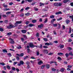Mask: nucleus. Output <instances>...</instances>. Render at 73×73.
<instances>
[{
	"label": "nucleus",
	"mask_w": 73,
	"mask_h": 73,
	"mask_svg": "<svg viewBox=\"0 0 73 73\" xmlns=\"http://www.w3.org/2000/svg\"><path fill=\"white\" fill-rule=\"evenodd\" d=\"M39 54H40V53H39V51L36 52V55H37V56H39Z\"/></svg>",
	"instance_id": "09e8293b"
},
{
	"label": "nucleus",
	"mask_w": 73,
	"mask_h": 73,
	"mask_svg": "<svg viewBox=\"0 0 73 73\" xmlns=\"http://www.w3.org/2000/svg\"><path fill=\"white\" fill-rule=\"evenodd\" d=\"M43 40L44 41H48V39L46 38H43Z\"/></svg>",
	"instance_id": "4c0bfd02"
},
{
	"label": "nucleus",
	"mask_w": 73,
	"mask_h": 73,
	"mask_svg": "<svg viewBox=\"0 0 73 73\" xmlns=\"http://www.w3.org/2000/svg\"><path fill=\"white\" fill-rule=\"evenodd\" d=\"M29 46L30 48H33L34 45L33 44V43L30 42L29 44Z\"/></svg>",
	"instance_id": "423d86ee"
},
{
	"label": "nucleus",
	"mask_w": 73,
	"mask_h": 73,
	"mask_svg": "<svg viewBox=\"0 0 73 73\" xmlns=\"http://www.w3.org/2000/svg\"><path fill=\"white\" fill-rule=\"evenodd\" d=\"M3 51L4 53H8L7 52V50L5 49H4L3 50Z\"/></svg>",
	"instance_id": "aec40b11"
},
{
	"label": "nucleus",
	"mask_w": 73,
	"mask_h": 73,
	"mask_svg": "<svg viewBox=\"0 0 73 73\" xmlns=\"http://www.w3.org/2000/svg\"><path fill=\"white\" fill-rule=\"evenodd\" d=\"M30 9V8H29V7H27L25 9V10L26 11H27V10H28V9Z\"/></svg>",
	"instance_id": "79ce46f5"
},
{
	"label": "nucleus",
	"mask_w": 73,
	"mask_h": 73,
	"mask_svg": "<svg viewBox=\"0 0 73 73\" xmlns=\"http://www.w3.org/2000/svg\"><path fill=\"white\" fill-rule=\"evenodd\" d=\"M14 25H15V26L14 25H9L6 26V28L7 29H12V28H15V27H17V26L18 25L17 23H15V24Z\"/></svg>",
	"instance_id": "f257e3e1"
},
{
	"label": "nucleus",
	"mask_w": 73,
	"mask_h": 73,
	"mask_svg": "<svg viewBox=\"0 0 73 73\" xmlns=\"http://www.w3.org/2000/svg\"><path fill=\"white\" fill-rule=\"evenodd\" d=\"M58 26L57 29H60L61 28V25L59 23H58Z\"/></svg>",
	"instance_id": "393cba45"
},
{
	"label": "nucleus",
	"mask_w": 73,
	"mask_h": 73,
	"mask_svg": "<svg viewBox=\"0 0 73 73\" xmlns=\"http://www.w3.org/2000/svg\"><path fill=\"white\" fill-rule=\"evenodd\" d=\"M66 22L67 24H69V23H70V21L69 20H66Z\"/></svg>",
	"instance_id": "a878e982"
},
{
	"label": "nucleus",
	"mask_w": 73,
	"mask_h": 73,
	"mask_svg": "<svg viewBox=\"0 0 73 73\" xmlns=\"http://www.w3.org/2000/svg\"><path fill=\"white\" fill-rule=\"evenodd\" d=\"M12 70H13L14 71H15L16 70V68L13 67H12L11 69Z\"/></svg>",
	"instance_id": "4be33fe9"
},
{
	"label": "nucleus",
	"mask_w": 73,
	"mask_h": 73,
	"mask_svg": "<svg viewBox=\"0 0 73 73\" xmlns=\"http://www.w3.org/2000/svg\"><path fill=\"white\" fill-rule=\"evenodd\" d=\"M29 26L30 27H35V25L32 24H29Z\"/></svg>",
	"instance_id": "1a4fd4ad"
},
{
	"label": "nucleus",
	"mask_w": 73,
	"mask_h": 73,
	"mask_svg": "<svg viewBox=\"0 0 73 73\" xmlns=\"http://www.w3.org/2000/svg\"><path fill=\"white\" fill-rule=\"evenodd\" d=\"M50 1H53V0L54 1H61V0H49Z\"/></svg>",
	"instance_id": "473e14b6"
},
{
	"label": "nucleus",
	"mask_w": 73,
	"mask_h": 73,
	"mask_svg": "<svg viewBox=\"0 0 73 73\" xmlns=\"http://www.w3.org/2000/svg\"><path fill=\"white\" fill-rule=\"evenodd\" d=\"M12 34V33H11V32H9V33H7V35H11Z\"/></svg>",
	"instance_id": "69168bd1"
},
{
	"label": "nucleus",
	"mask_w": 73,
	"mask_h": 73,
	"mask_svg": "<svg viewBox=\"0 0 73 73\" xmlns=\"http://www.w3.org/2000/svg\"><path fill=\"white\" fill-rule=\"evenodd\" d=\"M42 64H43V62L42 60H40L38 62V64L39 65H41Z\"/></svg>",
	"instance_id": "0eeeda50"
},
{
	"label": "nucleus",
	"mask_w": 73,
	"mask_h": 73,
	"mask_svg": "<svg viewBox=\"0 0 73 73\" xmlns=\"http://www.w3.org/2000/svg\"><path fill=\"white\" fill-rule=\"evenodd\" d=\"M13 4V2H10L9 3V5H12Z\"/></svg>",
	"instance_id": "338daca9"
},
{
	"label": "nucleus",
	"mask_w": 73,
	"mask_h": 73,
	"mask_svg": "<svg viewBox=\"0 0 73 73\" xmlns=\"http://www.w3.org/2000/svg\"><path fill=\"white\" fill-rule=\"evenodd\" d=\"M22 23V21H17L16 22V24H21Z\"/></svg>",
	"instance_id": "9b49d317"
},
{
	"label": "nucleus",
	"mask_w": 73,
	"mask_h": 73,
	"mask_svg": "<svg viewBox=\"0 0 73 73\" xmlns=\"http://www.w3.org/2000/svg\"><path fill=\"white\" fill-rule=\"evenodd\" d=\"M65 56H66V58H68V57L69 56V55H68V54L66 53L65 54Z\"/></svg>",
	"instance_id": "603ef678"
},
{
	"label": "nucleus",
	"mask_w": 73,
	"mask_h": 73,
	"mask_svg": "<svg viewBox=\"0 0 73 73\" xmlns=\"http://www.w3.org/2000/svg\"><path fill=\"white\" fill-rule=\"evenodd\" d=\"M28 58H29V57L27 56H26L24 58V60H26V59H27Z\"/></svg>",
	"instance_id": "37998d69"
},
{
	"label": "nucleus",
	"mask_w": 73,
	"mask_h": 73,
	"mask_svg": "<svg viewBox=\"0 0 73 73\" xmlns=\"http://www.w3.org/2000/svg\"><path fill=\"white\" fill-rule=\"evenodd\" d=\"M3 7H4L5 8H8V6L7 5H5V3H3Z\"/></svg>",
	"instance_id": "ddd939ff"
},
{
	"label": "nucleus",
	"mask_w": 73,
	"mask_h": 73,
	"mask_svg": "<svg viewBox=\"0 0 73 73\" xmlns=\"http://www.w3.org/2000/svg\"><path fill=\"white\" fill-rule=\"evenodd\" d=\"M48 22V18H46L45 19V21H44V23H46V22Z\"/></svg>",
	"instance_id": "a19ab883"
},
{
	"label": "nucleus",
	"mask_w": 73,
	"mask_h": 73,
	"mask_svg": "<svg viewBox=\"0 0 73 73\" xmlns=\"http://www.w3.org/2000/svg\"><path fill=\"white\" fill-rule=\"evenodd\" d=\"M7 55H8V56H9L10 57H11V56H12V55L10 53H7Z\"/></svg>",
	"instance_id": "864d4df0"
},
{
	"label": "nucleus",
	"mask_w": 73,
	"mask_h": 73,
	"mask_svg": "<svg viewBox=\"0 0 73 73\" xmlns=\"http://www.w3.org/2000/svg\"><path fill=\"white\" fill-rule=\"evenodd\" d=\"M0 65H3V66L5 65V64H4V62H3V63L0 62Z\"/></svg>",
	"instance_id": "4d7b16f0"
},
{
	"label": "nucleus",
	"mask_w": 73,
	"mask_h": 73,
	"mask_svg": "<svg viewBox=\"0 0 73 73\" xmlns=\"http://www.w3.org/2000/svg\"><path fill=\"white\" fill-rule=\"evenodd\" d=\"M57 54L58 56H61V55H63L64 54L61 52H58L57 53Z\"/></svg>",
	"instance_id": "2eb2a0df"
},
{
	"label": "nucleus",
	"mask_w": 73,
	"mask_h": 73,
	"mask_svg": "<svg viewBox=\"0 0 73 73\" xmlns=\"http://www.w3.org/2000/svg\"><path fill=\"white\" fill-rule=\"evenodd\" d=\"M5 24H7L8 23V20H5L4 21Z\"/></svg>",
	"instance_id": "6ab92c4d"
},
{
	"label": "nucleus",
	"mask_w": 73,
	"mask_h": 73,
	"mask_svg": "<svg viewBox=\"0 0 73 73\" xmlns=\"http://www.w3.org/2000/svg\"><path fill=\"white\" fill-rule=\"evenodd\" d=\"M36 36L37 37H39V33H37Z\"/></svg>",
	"instance_id": "7c9ffc66"
},
{
	"label": "nucleus",
	"mask_w": 73,
	"mask_h": 73,
	"mask_svg": "<svg viewBox=\"0 0 73 73\" xmlns=\"http://www.w3.org/2000/svg\"><path fill=\"white\" fill-rule=\"evenodd\" d=\"M62 3H61L60 2L58 3H54L53 4V5L54 7H60V6H61Z\"/></svg>",
	"instance_id": "f03ea898"
},
{
	"label": "nucleus",
	"mask_w": 73,
	"mask_h": 73,
	"mask_svg": "<svg viewBox=\"0 0 73 73\" xmlns=\"http://www.w3.org/2000/svg\"><path fill=\"white\" fill-rule=\"evenodd\" d=\"M43 48H44V49H47L48 48V46H43Z\"/></svg>",
	"instance_id": "2f4dec72"
},
{
	"label": "nucleus",
	"mask_w": 73,
	"mask_h": 73,
	"mask_svg": "<svg viewBox=\"0 0 73 73\" xmlns=\"http://www.w3.org/2000/svg\"><path fill=\"white\" fill-rule=\"evenodd\" d=\"M34 9L35 11H38V8L36 7H34Z\"/></svg>",
	"instance_id": "bb28decb"
},
{
	"label": "nucleus",
	"mask_w": 73,
	"mask_h": 73,
	"mask_svg": "<svg viewBox=\"0 0 73 73\" xmlns=\"http://www.w3.org/2000/svg\"><path fill=\"white\" fill-rule=\"evenodd\" d=\"M24 56V54L23 53H21L20 54V56H21V57H23Z\"/></svg>",
	"instance_id": "bf43d9fd"
},
{
	"label": "nucleus",
	"mask_w": 73,
	"mask_h": 73,
	"mask_svg": "<svg viewBox=\"0 0 73 73\" xmlns=\"http://www.w3.org/2000/svg\"><path fill=\"white\" fill-rule=\"evenodd\" d=\"M64 45H61L60 46V49H62L63 48H64Z\"/></svg>",
	"instance_id": "49530a36"
},
{
	"label": "nucleus",
	"mask_w": 73,
	"mask_h": 73,
	"mask_svg": "<svg viewBox=\"0 0 73 73\" xmlns=\"http://www.w3.org/2000/svg\"><path fill=\"white\" fill-rule=\"evenodd\" d=\"M9 40H11V41L10 42L11 44H13L15 43V41H14V40H13V39H12V38H9Z\"/></svg>",
	"instance_id": "39448f33"
},
{
	"label": "nucleus",
	"mask_w": 73,
	"mask_h": 73,
	"mask_svg": "<svg viewBox=\"0 0 73 73\" xmlns=\"http://www.w3.org/2000/svg\"><path fill=\"white\" fill-rule=\"evenodd\" d=\"M51 69L52 70V71H53V72H55V71L56 70V69H55L54 68H52Z\"/></svg>",
	"instance_id": "a18cd8bd"
},
{
	"label": "nucleus",
	"mask_w": 73,
	"mask_h": 73,
	"mask_svg": "<svg viewBox=\"0 0 73 73\" xmlns=\"http://www.w3.org/2000/svg\"><path fill=\"white\" fill-rule=\"evenodd\" d=\"M62 13L61 11H59L58 12H57L55 13V15H60V14H62Z\"/></svg>",
	"instance_id": "6e6552de"
},
{
	"label": "nucleus",
	"mask_w": 73,
	"mask_h": 73,
	"mask_svg": "<svg viewBox=\"0 0 73 73\" xmlns=\"http://www.w3.org/2000/svg\"><path fill=\"white\" fill-rule=\"evenodd\" d=\"M9 10H10V9H9V8H6L5 9H4V11H9Z\"/></svg>",
	"instance_id": "052dcab7"
},
{
	"label": "nucleus",
	"mask_w": 73,
	"mask_h": 73,
	"mask_svg": "<svg viewBox=\"0 0 73 73\" xmlns=\"http://www.w3.org/2000/svg\"><path fill=\"white\" fill-rule=\"evenodd\" d=\"M54 63L55 65H56V66H57V65H58V64L57 63V62H56L54 61Z\"/></svg>",
	"instance_id": "ea45409f"
},
{
	"label": "nucleus",
	"mask_w": 73,
	"mask_h": 73,
	"mask_svg": "<svg viewBox=\"0 0 73 73\" xmlns=\"http://www.w3.org/2000/svg\"><path fill=\"white\" fill-rule=\"evenodd\" d=\"M69 54H70V55L71 56H73V53H72V52H70L69 53Z\"/></svg>",
	"instance_id": "e2e57ef3"
},
{
	"label": "nucleus",
	"mask_w": 73,
	"mask_h": 73,
	"mask_svg": "<svg viewBox=\"0 0 73 73\" xmlns=\"http://www.w3.org/2000/svg\"><path fill=\"white\" fill-rule=\"evenodd\" d=\"M37 22V20L34 19L32 21V23H36Z\"/></svg>",
	"instance_id": "f3484780"
},
{
	"label": "nucleus",
	"mask_w": 73,
	"mask_h": 73,
	"mask_svg": "<svg viewBox=\"0 0 73 73\" xmlns=\"http://www.w3.org/2000/svg\"><path fill=\"white\" fill-rule=\"evenodd\" d=\"M50 19H54V16L53 15H51L50 17Z\"/></svg>",
	"instance_id": "c756f323"
},
{
	"label": "nucleus",
	"mask_w": 73,
	"mask_h": 73,
	"mask_svg": "<svg viewBox=\"0 0 73 73\" xmlns=\"http://www.w3.org/2000/svg\"><path fill=\"white\" fill-rule=\"evenodd\" d=\"M21 40L22 41V42H24V41H25V40L23 38H21Z\"/></svg>",
	"instance_id": "680f3d73"
},
{
	"label": "nucleus",
	"mask_w": 73,
	"mask_h": 73,
	"mask_svg": "<svg viewBox=\"0 0 73 73\" xmlns=\"http://www.w3.org/2000/svg\"><path fill=\"white\" fill-rule=\"evenodd\" d=\"M24 62L22 60H21L19 62V63L17 64V66H21V65H24Z\"/></svg>",
	"instance_id": "7ed1b4c3"
},
{
	"label": "nucleus",
	"mask_w": 73,
	"mask_h": 73,
	"mask_svg": "<svg viewBox=\"0 0 73 73\" xmlns=\"http://www.w3.org/2000/svg\"><path fill=\"white\" fill-rule=\"evenodd\" d=\"M69 18H70V19H73V16H70Z\"/></svg>",
	"instance_id": "774afa93"
},
{
	"label": "nucleus",
	"mask_w": 73,
	"mask_h": 73,
	"mask_svg": "<svg viewBox=\"0 0 73 73\" xmlns=\"http://www.w3.org/2000/svg\"><path fill=\"white\" fill-rule=\"evenodd\" d=\"M54 62L53 61H51L50 62V64H53L54 63Z\"/></svg>",
	"instance_id": "0e129e2a"
},
{
	"label": "nucleus",
	"mask_w": 73,
	"mask_h": 73,
	"mask_svg": "<svg viewBox=\"0 0 73 73\" xmlns=\"http://www.w3.org/2000/svg\"><path fill=\"white\" fill-rule=\"evenodd\" d=\"M30 23V21H27L25 23V24H26V25H28V24H29Z\"/></svg>",
	"instance_id": "412c9836"
},
{
	"label": "nucleus",
	"mask_w": 73,
	"mask_h": 73,
	"mask_svg": "<svg viewBox=\"0 0 73 73\" xmlns=\"http://www.w3.org/2000/svg\"><path fill=\"white\" fill-rule=\"evenodd\" d=\"M72 28L71 27H70L69 28V31L68 32V33H71V32H72Z\"/></svg>",
	"instance_id": "a211bd4d"
},
{
	"label": "nucleus",
	"mask_w": 73,
	"mask_h": 73,
	"mask_svg": "<svg viewBox=\"0 0 73 73\" xmlns=\"http://www.w3.org/2000/svg\"><path fill=\"white\" fill-rule=\"evenodd\" d=\"M65 70V69L64 68H61V69L60 70V71L61 72H62V73H63V72H64V70Z\"/></svg>",
	"instance_id": "4468645a"
},
{
	"label": "nucleus",
	"mask_w": 73,
	"mask_h": 73,
	"mask_svg": "<svg viewBox=\"0 0 73 73\" xmlns=\"http://www.w3.org/2000/svg\"><path fill=\"white\" fill-rule=\"evenodd\" d=\"M44 25L42 24H41L40 25H38V28H40V29H42Z\"/></svg>",
	"instance_id": "20e7f679"
},
{
	"label": "nucleus",
	"mask_w": 73,
	"mask_h": 73,
	"mask_svg": "<svg viewBox=\"0 0 73 73\" xmlns=\"http://www.w3.org/2000/svg\"><path fill=\"white\" fill-rule=\"evenodd\" d=\"M45 65H42L41 67V69H43V68H44V67H45Z\"/></svg>",
	"instance_id": "b1692460"
},
{
	"label": "nucleus",
	"mask_w": 73,
	"mask_h": 73,
	"mask_svg": "<svg viewBox=\"0 0 73 73\" xmlns=\"http://www.w3.org/2000/svg\"><path fill=\"white\" fill-rule=\"evenodd\" d=\"M17 49H21L22 48H21V46H19V47H17Z\"/></svg>",
	"instance_id": "58836bf2"
},
{
	"label": "nucleus",
	"mask_w": 73,
	"mask_h": 73,
	"mask_svg": "<svg viewBox=\"0 0 73 73\" xmlns=\"http://www.w3.org/2000/svg\"><path fill=\"white\" fill-rule=\"evenodd\" d=\"M30 15V13H27L25 14V16H29Z\"/></svg>",
	"instance_id": "5fc2aeb1"
},
{
	"label": "nucleus",
	"mask_w": 73,
	"mask_h": 73,
	"mask_svg": "<svg viewBox=\"0 0 73 73\" xmlns=\"http://www.w3.org/2000/svg\"><path fill=\"white\" fill-rule=\"evenodd\" d=\"M53 26L54 27H57V24H54L53 25Z\"/></svg>",
	"instance_id": "6e6d98bb"
},
{
	"label": "nucleus",
	"mask_w": 73,
	"mask_h": 73,
	"mask_svg": "<svg viewBox=\"0 0 73 73\" xmlns=\"http://www.w3.org/2000/svg\"><path fill=\"white\" fill-rule=\"evenodd\" d=\"M58 60H62V59H61V58L60 57V56H58L57 58Z\"/></svg>",
	"instance_id": "c03bdc74"
},
{
	"label": "nucleus",
	"mask_w": 73,
	"mask_h": 73,
	"mask_svg": "<svg viewBox=\"0 0 73 73\" xmlns=\"http://www.w3.org/2000/svg\"><path fill=\"white\" fill-rule=\"evenodd\" d=\"M56 21V19H53L51 21V23H53V22H54Z\"/></svg>",
	"instance_id": "f704fd0d"
},
{
	"label": "nucleus",
	"mask_w": 73,
	"mask_h": 73,
	"mask_svg": "<svg viewBox=\"0 0 73 73\" xmlns=\"http://www.w3.org/2000/svg\"><path fill=\"white\" fill-rule=\"evenodd\" d=\"M67 49H69L68 50L69 51L70 50H72V48H70V47H68V48H66Z\"/></svg>",
	"instance_id": "72a5a7b5"
},
{
	"label": "nucleus",
	"mask_w": 73,
	"mask_h": 73,
	"mask_svg": "<svg viewBox=\"0 0 73 73\" xmlns=\"http://www.w3.org/2000/svg\"><path fill=\"white\" fill-rule=\"evenodd\" d=\"M38 47L39 48H42V45L41 44H40V46H38Z\"/></svg>",
	"instance_id": "e433bc0d"
},
{
	"label": "nucleus",
	"mask_w": 73,
	"mask_h": 73,
	"mask_svg": "<svg viewBox=\"0 0 73 73\" xmlns=\"http://www.w3.org/2000/svg\"><path fill=\"white\" fill-rule=\"evenodd\" d=\"M68 1H69V0H64L63 1L64 3H68Z\"/></svg>",
	"instance_id": "dca6fc26"
},
{
	"label": "nucleus",
	"mask_w": 73,
	"mask_h": 73,
	"mask_svg": "<svg viewBox=\"0 0 73 73\" xmlns=\"http://www.w3.org/2000/svg\"><path fill=\"white\" fill-rule=\"evenodd\" d=\"M7 68L9 70H10V69H11V67L9 65H7Z\"/></svg>",
	"instance_id": "5701e85b"
},
{
	"label": "nucleus",
	"mask_w": 73,
	"mask_h": 73,
	"mask_svg": "<svg viewBox=\"0 0 73 73\" xmlns=\"http://www.w3.org/2000/svg\"><path fill=\"white\" fill-rule=\"evenodd\" d=\"M16 59L17 60V61L20 60V58L19 56H16Z\"/></svg>",
	"instance_id": "c9c22d12"
},
{
	"label": "nucleus",
	"mask_w": 73,
	"mask_h": 73,
	"mask_svg": "<svg viewBox=\"0 0 73 73\" xmlns=\"http://www.w3.org/2000/svg\"><path fill=\"white\" fill-rule=\"evenodd\" d=\"M62 18L60 17L59 19H57V21H60V20H62Z\"/></svg>",
	"instance_id": "13d9d810"
},
{
	"label": "nucleus",
	"mask_w": 73,
	"mask_h": 73,
	"mask_svg": "<svg viewBox=\"0 0 73 73\" xmlns=\"http://www.w3.org/2000/svg\"><path fill=\"white\" fill-rule=\"evenodd\" d=\"M0 31H1V32H3V31H4V29L1 28H0Z\"/></svg>",
	"instance_id": "8fccbe9b"
},
{
	"label": "nucleus",
	"mask_w": 73,
	"mask_h": 73,
	"mask_svg": "<svg viewBox=\"0 0 73 73\" xmlns=\"http://www.w3.org/2000/svg\"><path fill=\"white\" fill-rule=\"evenodd\" d=\"M45 45H48V46H49V43L48 42H46L45 44Z\"/></svg>",
	"instance_id": "3c124183"
},
{
	"label": "nucleus",
	"mask_w": 73,
	"mask_h": 73,
	"mask_svg": "<svg viewBox=\"0 0 73 73\" xmlns=\"http://www.w3.org/2000/svg\"><path fill=\"white\" fill-rule=\"evenodd\" d=\"M27 53H29L30 52V51H31V50L29 48H27Z\"/></svg>",
	"instance_id": "cd10ccee"
},
{
	"label": "nucleus",
	"mask_w": 73,
	"mask_h": 73,
	"mask_svg": "<svg viewBox=\"0 0 73 73\" xmlns=\"http://www.w3.org/2000/svg\"><path fill=\"white\" fill-rule=\"evenodd\" d=\"M40 7H42V5L44 6V4L42 3H40Z\"/></svg>",
	"instance_id": "c85d7f7f"
},
{
	"label": "nucleus",
	"mask_w": 73,
	"mask_h": 73,
	"mask_svg": "<svg viewBox=\"0 0 73 73\" xmlns=\"http://www.w3.org/2000/svg\"><path fill=\"white\" fill-rule=\"evenodd\" d=\"M26 64L27 65H29V63H30V62L28 61H27V62H26Z\"/></svg>",
	"instance_id": "de8ad7c7"
},
{
	"label": "nucleus",
	"mask_w": 73,
	"mask_h": 73,
	"mask_svg": "<svg viewBox=\"0 0 73 73\" xmlns=\"http://www.w3.org/2000/svg\"><path fill=\"white\" fill-rule=\"evenodd\" d=\"M27 31V30H21L22 33H26Z\"/></svg>",
	"instance_id": "f8f14e48"
},
{
	"label": "nucleus",
	"mask_w": 73,
	"mask_h": 73,
	"mask_svg": "<svg viewBox=\"0 0 73 73\" xmlns=\"http://www.w3.org/2000/svg\"><path fill=\"white\" fill-rule=\"evenodd\" d=\"M46 68L47 69H49L50 68V65L48 64H46Z\"/></svg>",
	"instance_id": "9d476101"
}]
</instances>
